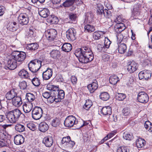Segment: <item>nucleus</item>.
<instances>
[{"label":"nucleus","mask_w":152,"mask_h":152,"mask_svg":"<svg viewBox=\"0 0 152 152\" xmlns=\"http://www.w3.org/2000/svg\"><path fill=\"white\" fill-rule=\"evenodd\" d=\"M12 102L14 105L17 107L20 106L22 103L21 97L17 95L12 100Z\"/></svg>","instance_id":"obj_25"},{"label":"nucleus","mask_w":152,"mask_h":152,"mask_svg":"<svg viewBox=\"0 0 152 152\" xmlns=\"http://www.w3.org/2000/svg\"><path fill=\"white\" fill-rule=\"evenodd\" d=\"M47 100L48 102L50 103H52L54 101L56 102L55 95L53 94H52L51 95H50L48 99Z\"/></svg>","instance_id":"obj_51"},{"label":"nucleus","mask_w":152,"mask_h":152,"mask_svg":"<svg viewBox=\"0 0 152 152\" xmlns=\"http://www.w3.org/2000/svg\"><path fill=\"white\" fill-rule=\"evenodd\" d=\"M35 96L31 93H28L26 95V99L28 101V102L33 101L35 99Z\"/></svg>","instance_id":"obj_39"},{"label":"nucleus","mask_w":152,"mask_h":152,"mask_svg":"<svg viewBox=\"0 0 152 152\" xmlns=\"http://www.w3.org/2000/svg\"><path fill=\"white\" fill-rule=\"evenodd\" d=\"M75 0H66L63 4V5L65 7H69L72 6L74 3Z\"/></svg>","instance_id":"obj_42"},{"label":"nucleus","mask_w":152,"mask_h":152,"mask_svg":"<svg viewBox=\"0 0 152 152\" xmlns=\"http://www.w3.org/2000/svg\"><path fill=\"white\" fill-rule=\"evenodd\" d=\"M100 113L103 115H110L112 113L111 107L109 106L104 107L101 109Z\"/></svg>","instance_id":"obj_20"},{"label":"nucleus","mask_w":152,"mask_h":152,"mask_svg":"<svg viewBox=\"0 0 152 152\" xmlns=\"http://www.w3.org/2000/svg\"><path fill=\"white\" fill-rule=\"evenodd\" d=\"M74 30L73 28H70L66 32V37L70 41H73L76 39V33L74 32Z\"/></svg>","instance_id":"obj_15"},{"label":"nucleus","mask_w":152,"mask_h":152,"mask_svg":"<svg viewBox=\"0 0 152 152\" xmlns=\"http://www.w3.org/2000/svg\"><path fill=\"white\" fill-rule=\"evenodd\" d=\"M60 123V122L59 119L56 118L52 121V125L54 127H56L59 125Z\"/></svg>","instance_id":"obj_54"},{"label":"nucleus","mask_w":152,"mask_h":152,"mask_svg":"<svg viewBox=\"0 0 152 152\" xmlns=\"http://www.w3.org/2000/svg\"><path fill=\"white\" fill-rule=\"evenodd\" d=\"M126 97L124 94L123 93H117L116 95V99L119 101H123Z\"/></svg>","instance_id":"obj_45"},{"label":"nucleus","mask_w":152,"mask_h":152,"mask_svg":"<svg viewBox=\"0 0 152 152\" xmlns=\"http://www.w3.org/2000/svg\"><path fill=\"white\" fill-rule=\"evenodd\" d=\"M22 114L20 110L16 109L9 112L6 115V118L10 123H15L19 119Z\"/></svg>","instance_id":"obj_3"},{"label":"nucleus","mask_w":152,"mask_h":152,"mask_svg":"<svg viewBox=\"0 0 152 152\" xmlns=\"http://www.w3.org/2000/svg\"><path fill=\"white\" fill-rule=\"evenodd\" d=\"M122 113L124 116H128L130 115L131 112L130 109L127 107L124 108L122 111Z\"/></svg>","instance_id":"obj_47"},{"label":"nucleus","mask_w":152,"mask_h":152,"mask_svg":"<svg viewBox=\"0 0 152 152\" xmlns=\"http://www.w3.org/2000/svg\"><path fill=\"white\" fill-rule=\"evenodd\" d=\"M50 94L47 92H45L42 94V96L45 98L48 99L49 97Z\"/></svg>","instance_id":"obj_64"},{"label":"nucleus","mask_w":152,"mask_h":152,"mask_svg":"<svg viewBox=\"0 0 152 152\" xmlns=\"http://www.w3.org/2000/svg\"><path fill=\"white\" fill-rule=\"evenodd\" d=\"M24 138L21 135H16L14 138V142L17 145H20L23 143L24 142Z\"/></svg>","instance_id":"obj_22"},{"label":"nucleus","mask_w":152,"mask_h":152,"mask_svg":"<svg viewBox=\"0 0 152 152\" xmlns=\"http://www.w3.org/2000/svg\"><path fill=\"white\" fill-rule=\"evenodd\" d=\"M71 80L72 83L73 84H76L77 82V79L75 76H72V77H71Z\"/></svg>","instance_id":"obj_62"},{"label":"nucleus","mask_w":152,"mask_h":152,"mask_svg":"<svg viewBox=\"0 0 152 152\" xmlns=\"http://www.w3.org/2000/svg\"><path fill=\"white\" fill-rule=\"evenodd\" d=\"M117 37L119 42H126L127 41V37L128 36L127 32H122V33H117Z\"/></svg>","instance_id":"obj_14"},{"label":"nucleus","mask_w":152,"mask_h":152,"mask_svg":"<svg viewBox=\"0 0 152 152\" xmlns=\"http://www.w3.org/2000/svg\"><path fill=\"white\" fill-rule=\"evenodd\" d=\"M137 99L139 102L143 103H146L149 100V97L148 94L143 91L138 93Z\"/></svg>","instance_id":"obj_10"},{"label":"nucleus","mask_w":152,"mask_h":152,"mask_svg":"<svg viewBox=\"0 0 152 152\" xmlns=\"http://www.w3.org/2000/svg\"><path fill=\"white\" fill-rule=\"evenodd\" d=\"M17 94L14 90H11L8 91L6 94V97L8 100H12L17 95Z\"/></svg>","instance_id":"obj_24"},{"label":"nucleus","mask_w":152,"mask_h":152,"mask_svg":"<svg viewBox=\"0 0 152 152\" xmlns=\"http://www.w3.org/2000/svg\"><path fill=\"white\" fill-rule=\"evenodd\" d=\"M48 22L52 24L57 23H58V19L56 16L50 15L48 18Z\"/></svg>","instance_id":"obj_35"},{"label":"nucleus","mask_w":152,"mask_h":152,"mask_svg":"<svg viewBox=\"0 0 152 152\" xmlns=\"http://www.w3.org/2000/svg\"><path fill=\"white\" fill-rule=\"evenodd\" d=\"M47 88L52 91L51 94L55 95L56 102H60L64 97V92L63 90H59L58 86H55L50 84H48Z\"/></svg>","instance_id":"obj_2"},{"label":"nucleus","mask_w":152,"mask_h":152,"mask_svg":"<svg viewBox=\"0 0 152 152\" xmlns=\"http://www.w3.org/2000/svg\"><path fill=\"white\" fill-rule=\"evenodd\" d=\"M33 108L32 103L30 102H27L23 105V108L24 112L25 113L30 112Z\"/></svg>","instance_id":"obj_21"},{"label":"nucleus","mask_w":152,"mask_h":152,"mask_svg":"<svg viewBox=\"0 0 152 152\" xmlns=\"http://www.w3.org/2000/svg\"><path fill=\"white\" fill-rule=\"evenodd\" d=\"M119 81V79L118 77L115 75H112L110 76L109 81L110 83L112 85H114Z\"/></svg>","instance_id":"obj_30"},{"label":"nucleus","mask_w":152,"mask_h":152,"mask_svg":"<svg viewBox=\"0 0 152 152\" xmlns=\"http://www.w3.org/2000/svg\"><path fill=\"white\" fill-rule=\"evenodd\" d=\"M123 138L126 140H131L133 138V136L132 134L124 133L123 135Z\"/></svg>","instance_id":"obj_46"},{"label":"nucleus","mask_w":152,"mask_h":152,"mask_svg":"<svg viewBox=\"0 0 152 152\" xmlns=\"http://www.w3.org/2000/svg\"><path fill=\"white\" fill-rule=\"evenodd\" d=\"M151 125V123L149 121H147L144 124V126L146 129H149L150 126Z\"/></svg>","instance_id":"obj_61"},{"label":"nucleus","mask_w":152,"mask_h":152,"mask_svg":"<svg viewBox=\"0 0 152 152\" xmlns=\"http://www.w3.org/2000/svg\"><path fill=\"white\" fill-rule=\"evenodd\" d=\"M104 46L107 49L108 48L111 43V42L108 38L105 37L104 40Z\"/></svg>","instance_id":"obj_52"},{"label":"nucleus","mask_w":152,"mask_h":152,"mask_svg":"<svg viewBox=\"0 0 152 152\" xmlns=\"http://www.w3.org/2000/svg\"><path fill=\"white\" fill-rule=\"evenodd\" d=\"M31 82L33 85L37 86H39L40 83V80L37 78H33L31 80Z\"/></svg>","instance_id":"obj_50"},{"label":"nucleus","mask_w":152,"mask_h":152,"mask_svg":"<svg viewBox=\"0 0 152 152\" xmlns=\"http://www.w3.org/2000/svg\"><path fill=\"white\" fill-rule=\"evenodd\" d=\"M42 142L47 147H50L53 143V140L51 137H46L42 140Z\"/></svg>","instance_id":"obj_19"},{"label":"nucleus","mask_w":152,"mask_h":152,"mask_svg":"<svg viewBox=\"0 0 152 152\" xmlns=\"http://www.w3.org/2000/svg\"><path fill=\"white\" fill-rule=\"evenodd\" d=\"M72 48V46L70 44L66 43L63 44L61 48L63 51L68 52L71 50Z\"/></svg>","instance_id":"obj_33"},{"label":"nucleus","mask_w":152,"mask_h":152,"mask_svg":"<svg viewBox=\"0 0 152 152\" xmlns=\"http://www.w3.org/2000/svg\"><path fill=\"white\" fill-rule=\"evenodd\" d=\"M39 47L38 44L34 43L27 44V49L31 50H35L37 49Z\"/></svg>","instance_id":"obj_32"},{"label":"nucleus","mask_w":152,"mask_h":152,"mask_svg":"<svg viewBox=\"0 0 152 152\" xmlns=\"http://www.w3.org/2000/svg\"><path fill=\"white\" fill-rule=\"evenodd\" d=\"M39 13L42 17L46 18L49 15L50 12L48 9L45 8L39 11Z\"/></svg>","instance_id":"obj_28"},{"label":"nucleus","mask_w":152,"mask_h":152,"mask_svg":"<svg viewBox=\"0 0 152 152\" xmlns=\"http://www.w3.org/2000/svg\"><path fill=\"white\" fill-rule=\"evenodd\" d=\"M115 22L116 23V24L123 23H122V19L120 17H118L115 20Z\"/></svg>","instance_id":"obj_63"},{"label":"nucleus","mask_w":152,"mask_h":152,"mask_svg":"<svg viewBox=\"0 0 152 152\" xmlns=\"http://www.w3.org/2000/svg\"><path fill=\"white\" fill-rule=\"evenodd\" d=\"M135 16H144V14L146 12V10L143 6L140 4H137L134 6L132 11Z\"/></svg>","instance_id":"obj_6"},{"label":"nucleus","mask_w":152,"mask_h":152,"mask_svg":"<svg viewBox=\"0 0 152 152\" xmlns=\"http://www.w3.org/2000/svg\"><path fill=\"white\" fill-rule=\"evenodd\" d=\"M19 86L21 89L24 90L27 87V84L25 81H23L20 83Z\"/></svg>","instance_id":"obj_57"},{"label":"nucleus","mask_w":152,"mask_h":152,"mask_svg":"<svg viewBox=\"0 0 152 152\" xmlns=\"http://www.w3.org/2000/svg\"><path fill=\"white\" fill-rule=\"evenodd\" d=\"M42 66V61L37 59L31 61L28 64V66L29 70L34 73L37 71Z\"/></svg>","instance_id":"obj_4"},{"label":"nucleus","mask_w":152,"mask_h":152,"mask_svg":"<svg viewBox=\"0 0 152 152\" xmlns=\"http://www.w3.org/2000/svg\"><path fill=\"white\" fill-rule=\"evenodd\" d=\"M69 19L71 20H75L76 19L77 16L75 14H74L73 13H70L69 14Z\"/></svg>","instance_id":"obj_60"},{"label":"nucleus","mask_w":152,"mask_h":152,"mask_svg":"<svg viewBox=\"0 0 152 152\" xmlns=\"http://www.w3.org/2000/svg\"><path fill=\"white\" fill-rule=\"evenodd\" d=\"M107 8L108 10H104L102 15H101L102 17H105L106 18H110L112 15V12L110 10H112V7L111 5L108 4V6H107Z\"/></svg>","instance_id":"obj_16"},{"label":"nucleus","mask_w":152,"mask_h":152,"mask_svg":"<svg viewBox=\"0 0 152 152\" xmlns=\"http://www.w3.org/2000/svg\"><path fill=\"white\" fill-rule=\"evenodd\" d=\"M102 32L96 31L93 33V38L95 40H98L101 38Z\"/></svg>","instance_id":"obj_43"},{"label":"nucleus","mask_w":152,"mask_h":152,"mask_svg":"<svg viewBox=\"0 0 152 152\" xmlns=\"http://www.w3.org/2000/svg\"><path fill=\"white\" fill-rule=\"evenodd\" d=\"M114 28L115 31L117 33H121L126 28L124 23L116 24L115 25Z\"/></svg>","instance_id":"obj_27"},{"label":"nucleus","mask_w":152,"mask_h":152,"mask_svg":"<svg viewBox=\"0 0 152 152\" xmlns=\"http://www.w3.org/2000/svg\"><path fill=\"white\" fill-rule=\"evenodd\" d=\"M138 76L140 80L144 79L145 80H147L151 77V72L149 70H144L139 73Z\"/></svg>","instance_id":"obj_11"},{"label":"nucleus","mask_w":152,"mask_h":152,"mask_svg":"<svg viewBox=\"0 0 152 152\" xmlns=\"http://www.w3.org/2000/svg\"><path fill=\"white\" fill-rule=\"evenodd\" d=\"M84 31L86 32L91 33L95 30V27L90 24H87L84 27Z\"/></svg>","instance_id":"obj_37"},{"label":"nucleus","mask_w":152,"mask_h":152,"mask_svg":"<svg viewBox=\"0 0 152 152\" xmlns=\"http://www.w3.org/2000/svg\"><path fill=\"white\" fill-rule=\"evenodd\" d=\"M118 49L119 53L121 54H123L126 50V45L124 43H120L118 45Z\"/></svg>","instance_id":"obj_29"},{"label":"nucleus","mask_w":152,"mask_h":152,"mask_svg":"<svg viewBox=\"0 0 152 152\" xmlns=\"http://www.w3.org/2000/svg\"><path fill=\"white\" fill-rule=\"evenodd\" d=\"M32 27H30L28 32V37H34V31Z\"/></svg>","instance_id":"obj_59"},{"label":"nucleus","mask_w":152,"mask_h":152,"mask_svg":"<svg viewBox=\"0 0 152 152\" xmlns=\"http://www.w3.org/2000/svg\"><path fill=\"white\" fill-rule=\"evenodd\" d=\"M99 96L100 98L103 101H107L109 98V95L107 92H102Z\"/></svg>","instance_id":"obj_41"},{"label":"nucleus","mask_w":152,"mask_h":152,"mask_svg":"<svg viewBox=\"0 0 152 152\" xmlns=\"http://www.w3.org/2000/svg\"><path fill=\"white\" fill-rule=\"evenodd\" d=\"M18 75L22 78H28L29 77L28 72L25 69H22L18 72Z\"/></svg>","instance_id":"obj_38"},{"label":"nucleus","mask_w":152,"mask_h":152,"mask_svg":"<svg viewBox=\"0 0 152 152\" xmlns=\"http://www.w3.org/2000/svg\"><path fill=\"white\" fill-rule=\"evenodd\" d=\"M76 118L73 116L71 115L67 117L64 122L65 126L66 127H71L74 125H78V122L76 121Z\"/></svg>","instance_id":"obj_8"},{"label":"nucleus","mask_w":152,"mask_h":152,"mask_svg":"<svg viewBox=\"0 0 152 152\" xmlns=\"http://www.w3.org/2000/svg\"><path fill=\"white\" fill-rule=\"evenodd\" d=\"M53 74L52 69L48 68L47 70L42 73V77L43 79L47 80L50 79Z\"/></svg>","instance_id":"obj_17"},{"label":"nucleus","mask_w":152,"mask_h":152,"mask_svg":"<svg viewBox=\"0 0 152 152\" xmlns=\"http://www.w3.org/2000/svg\"><path fill=\"white\" fill-rule=\"evenodd\" d=\"M70 140V138L69 136H68L66 137H64L61 140V143L63 144L66 143V144L67 145Z\"/></svg>","instance_id":"obj_55"},{"label":"nucleus","mask_w":152,"mask_h":152,"mask_svg":"<svg viewBox=\"0 0 152 152\" xmlns=\"http://www.w3.org/2000/svg\"><path fill=\"white\" fill-rule=\"evenodd\" d=\"M0 139L2 140L7 141V137L6 133L3 130H0Z\"/></svg>","instance_id":"obj_49"},{"label":"nucleus","mask_w":152,"mask_h":152,"mask_svg":"<svg viewBox=\"0 0 152 152\" xmlns=\"http://www.w3.org/2000/svg\"><path fill=\"white\" fill-rule=\"evenodd\" d=\"M18 28V25L12 26V25H10L9 27V29L11 31H16Z\"/></svg>","instance_id":"obj_58"},{"label":"nucleus","mask_w":152,"mask_h":152,"mask_svg":"<svg viewBox=\"0 0 152 152\" xmlns=\"http://www.w3.org/2000/svg\"><path fill=\"white\" fill-rule=\"evenodd\" d=\"M56 35L57 32L54 29L48 30L45 32V36L50 41L54 40L56 37Z\"/></svg>","instance_id":"obj_9"},{"label":"nucleus","mask_w":152,"mask_h":152,"mask_svg":"<svg viewBox=\"0 0 152 152\" xmlns=\"http://www.w3.org/2000/svg\"><path fill=\"white\" fill-rule=\"evenodd\" d=\"M18 20L20 24L26 25L28 23L29 18L26 14H21L18 17Z\"/></svg>","instance_id":"obj_13"},{"label":"nucleus","mask_w":152,"mask_h":152,"mask_svg":"<svg viewBox=\"0 0 152 152\" xmlns=\"http://www.w3.org/2000/svg\"><path fill=\"white\" fill-rule=\"evenodd\" d=\"M11 55L16 61L20 63L24 61L26 57V54L24 52L16 50L12 51Z\"/></svg>","instance_id":"obj_5"},{"label":"nucleus","mask_w":152,"mask_h":152,"mask_svg":"<svg viewBox=\"0 0 152 152\" xmlns=\"http://www.w3.org/2000/svg\"><path fill=\"white\" fill-rule=\"evenodd\" d=\"M50 54L51 57L54 59L57 58L60 56V52L57 50H53Z\"/></svg>","instance_id":"obj_34"},{"label":"nucleus","mask_w":152,"mask_h":152,"mask_svg":"<svg viewBox=\"0 0 152 152\" xmlns=\"http://www.w3.org/2000/svg\"><path fill=\"white\" fill-rule=\"evenodd\" d=\"M98 88V85L96 81L93 82L91 84H89L87 86V88L90 93H92L94 92Z\"/></svg>","instance_id":"obj_23"},{"label":"nucleus","mask_w":152,"mask_h":152,"mask_svg":"<svg viewBox=\"0 0 152 152\" xmlns=\"http://www.w3.org/2000/svg\"><path fill=\"white\" fill-rule=\"evenodd\" d=\"M107 49L105 46L103 45L99 44L97 46V49L99 52H105Z\"/></svg>","instance_id":"obj_48"},{"label":"nucleus","mask_w":152,"mask_h":152,"mask_svg":"<svg viewBox=\"0 0 152 152\" xmlns=\"http://www.w3.org/2000/svg\"><path fill=\"white\" fill-rule=\"evenodd\" d=\"M48 125L45 122H42L39 125L38 129L40 131L44 132L48 129Z\"/></svg>","instance_id":"obj_26"},{"label":"nucleus","mask_w":152,"mask_h":152,"mask_svg":"<svg viewBox=\"0 0 152 152\" xmlns=\"http://www.w3.org/2000/svg\"><path fill=\"white\" fill-rule=\"evenodd\" d=\"M97 14L99 15H102L104 11L103 6L101 4H97Z\"/></svg>","instance_id":"obj_40"},{"label":"nucleus","mask_w":152,"mask_h":152,"mask_svg":"<svg viewBox=\"0 0 152 152\" xmlns=\"http://www.w3.org/2000/svg\"><path fill=\"white\" fill-rule=\"evenodd\" d=\"M15 130L19 132H21L25 131V127L23 124L17 123L15 126Z\"/></svg>","instance_id":"obj_36"},{"label":"nucleus","mask_w":152,"mask_h":152,"mask_svg":"<svg viewBox=\"0 0 152 152\" xmlns=\"http://www.w3.org/2000/svg\"><path fill=\"white\" fill-rule=\"evenodd\" d=\"M146 143V141L142 138H139L136 141V145L138 148H141L144 147Z\"/></svg>","instance_id":"obj_31"},{"label":"nucleus","mask_w":152,"mask_h":152,"mask_svg":"<svg viewBox=\"0 0 152 152\" xmlns=\"http://www.w3.org/2000/svg\"><path fill=\"white\" fill-rule=\"evenodd\" d=\"M127 147L124 146L119 147L117 151V152H127Z\"/></svg>","instance_id":"obj_56"},{"label":"nucleus","mask_w":152,"mask_h":152,"mask_svg":"<svg viewBox=\"0 0 152 152\" xmlns=\"http://www.w3.org/2000/svg\"><path fill=\"white\" fill-rule=\"evenodd\" d=\"M137 68V64L134 61H132L130 63L129 62L127 66V70L130 73L133 72Z\"/></svg>","instance_id":"obj_18"},{"label":"nucleus","mask_w":152,"mask_h":152,"mask_svg":"<svg viewBox=\"0 0 152 152\" xmlns=\"http://www.w3.org/2000/svg\"><path fill=\"white\" fill-rule=\"evenodd\" d=\"M80 62L86 64L91 61L94 59V55L91 49L87 47L76 50L75 53Z\"/></svg>","instance_id":"obj_1"},{"label":"nucleus","mask_w":152,"mask_h":152,"mask_svg":"<svg viewBox=\"0 0 152 152\" xmlns=\"http://www.w3.org/2000/svg\"><path fill=\"white\" fill-rule=\"evenodd\" d=\"M27 126L32 131H34L36 129V126L35 124L32 122L27 124Z\"/></svg>","instance_id":"obj_53"},{"label":"nucleus","mask_w":152,"mask_h":152,"mask_svg":"<svg viewBox=\"0 0 152 152\" xmlns=\"http://www.w3.org/2000/svg\"><path fill=\"white\" fill-rule=\"evenodd\" d=\"M18 65L17 61L12 56L7 61V67L9 69L14 70L16 68Z\"/></svg>","instance_id":"obj_12"},{"label":"nucleus","mask_w":152,"mask_h":152,"mask_svg":"<svg viewBox=\"0 0 152 152\" xmlns=\"http://www.w3.org/2000/svg\"><path fill=\"white\" fill-rule=\"evenodd\" d=\"M43 113V110L41 107H35L32 110V118L34 120H39L42 117Z\"/></svg>","instance_id":"obj_7"},{"label":"nucleus","mask_w":152,"mask_h":152,"mask_svg":"<svg viewBox=\"0 0 152 152\" xmlns=\"http://www.w3.org/2000/svg\"><path fill=\"white\" fill-rule=\"evenodd\" d=\"M93 104L92 101L89 99L86 100V102L83 106L84 109L86 110H88L92 105Z\"/></svg>","instance_id":"obj_44"}]
</instances>
